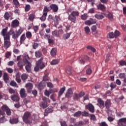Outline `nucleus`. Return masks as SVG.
<instances>
[{
	"mask_svg": "<svg viewBox=\"0 0 126 126\" xmlns=\"http://www.w3.org/2000/svg\"><path fill=\"white\" fill-rule=\"evenodd\" d=\"M96 7L98 10H101V11H104L106 10V6L101 3H99L96 5Z\"/></svg>",
	"mask_w": 126,
	"mask_h": 126,
	"instance_id": "4468645a",
	"label": "nucleus"
},
{
	"mask_svg": "<svg viewBox=\"0 0 126 126\" xmlns=\"http://www.w3.org/2000/svg\"><path fill=\"white\" fill-rule=\"evenodd\" d=\"M42 62H43V58H41L40 60L38 61V62L36 63V66L34 68V71L37 72L39 71V69H40V66L41 65V63H42Z\"/></svg>",
	"mask_w": 126,
	"mask_h": 126,
	"instance_id": "9d476101",
	"label": "nucleus"
},
{
	"mask_svg": "<svg viewBox=\"0 0 126 126\" xmlns=\"http://www.w3.org/2000/svg\"><path fill=\"white\" fill-rule=\"evenodd\" d=\"M10 17V15L8 13V12H6L4 15V18L5 20H8Z\"/></svg>",
	"mask_w": 126,
	"mask_h": 126,
	"instance_id": "e433bc0d",
	"label": "nucleus"
},
{
	"mask_svg": "<svg viewBox=\"0 0 126 126\" xmlns=\"http://www.w3.org/2000/svg\"><path fill=\"white\" fill-rule=\"evenodd\" d=\"M68 19L73 22V23L76 22V17L71 15V14L68 16Z\"/></svg>",
	"mask_w": 126,
	"mask_h": 126,
	"instance_id": "aec40b11",
	"label": "nucleus"
},
{
	"mask_svg": "<svg viewBox=\"0 0 126 126\" xmlns=\"http://www.w3.org/2000/svg\"><path fill=\"white\" fill-rule=\"evenodd\" d=\"M84 29L86 34H89L90 32V29L88 27H85Z\"/></svg>",
	"mask_w": 126,
	"mask_h": 126,
	"instance_id": "603ef678",
	"label": "nucleus"
},
{
	"mask_svg": "<svg viewBox=\"0 0 126 126\" xmlns=\"http://www.w3.org/2000/svg\"><path fill=\"white\" fill-rule=\"evenodd\" d=\"M87 17H88L87 14H84L81 16V18L82 20H86V19H87Z\"/></svg>",
	"mask_w": 126,
	"mask_h": 126,
	"instance_id": "8fccbe9b",
	"label": "nucleus"
},
{
	"mask_svg": "<svg viewBox=\"0 0 126 126\" xmlns=\"http://www.w3.org/2000/svg\"><path fill=\"white\" fill-rule=\"evenodd\" d=\"M110 87H111V91H113V89L116 88L117 87V85H116V83H111L110 84Z\"/></svg>",
	"mask_w": 126,
	"mask_h": 126,
	"instance_id": "c03bdc74",
	"label": "nucleus"
},
{
	"mask_svg": "<svg viewBox=\"0 0 126 126\" xmlns=\"http://www.w3.org/2000/svg\"><path fill=\"white\" fill-rule=\"evenodd\" d=\"M52 34L54 37H59L60 33L57 30H55L52 32Z\"/></svg>",
	"mask_w": 126,
	"mask_h": 126,
	"instance_id": "58836bf2",
	"label": "nucleus"
},
{
	"mask_svg": "<svg viewBox=\"0 0 126 126\" xmlns=\"http://www.w3.org/2000/svg\"><path fill=\"white\" fill-rule=\"evenodd\" d=\"M53 109L47 108L45 110V112L44 113V117H47L48 116V114H50V113L53 112Z\"/></svg>",
	"mask_w": 126,
	"mask_h": 126,
	"instance_id": "b1692460",
	"label": "nucleus"
},
{
	"mask_svg": "<svg viewBox=\"0 0 126 126\" xmlns=\"http://www.w3.org/2000/svg\"><path fill=\"white\" fill-rule=\"evenodd\" d=\"M117 124L119 126H126V118L120 119Z\"/></svg>",
	"mask_w": 126,
	"mask_h": 126,
	"instance_id": "1a4fd4ad",
	"label": "nucleus"
},
{
	"mask_svg": "<svg viewBox=\"0 0 126 126\" xmlns=\"http://www.w3.org/2000/svg\"><path fill=\"white\" fill-rule=\"evenodd\" d=\"M86 109H87L91 113H94L95 112V109L94 108V106L92 105L91 103H89V104L86 106Z\"/></svg>",
	"mask_w": 126,
	"mask_h": 126,
	"instance_id": "f8f14e48",
	"label": "nucleus"
},
{
	"mask_svg": "<svg viewBox=\"0 0 126 126\" xmlns=\"http://www.w3.org/2000/svg\"><path fill=\"white\" fill-rule=\"evenodd\" d=\"M26 87H27V89H28V92L31 93V90H32L33 88V84L31 83H28L26 85Z\"/></svg>",
	"mask_w": 126,
	"mask_h": 126,
	"instance_id": "f3484780",
	"label": "nucleus"
},
{
	"mask_svg": "<svg viewBox=\"0 0 126 126\" xmlns=\"http://www.w3.org/2000/svg\"><path fill=\"white\" fill-rule=\"evenodd\" d=\"M44 8L47 9V11L49 12L50 10H53L54 12H58V10H59V7L58 5L56 4H51L49 7H47L46 6L44 7Z\"/></svg>",
	"mask_w": 126,
	"mask_h": 126,
	"instance_id": "423d86ee",
	"label": "nucleus"
},
{
	"mask_svg": "<svg viewBox=\"0 0 126 126\" xmlns=\"http://www.w3.org/2000/svg\"><path fill=\"white\" fill-rule=\"evenodd\" d=\"M59 63V60H54L51 62V64L54 65L55 64H58Z\"/></svg>",
	"mask_w": 126,
	"mask_h": 126,
	"instance_id": "09e8293b",
	"label": "nucleus"
},
{
	"mask_svg": "<svg viewBox=\"0 0 126 126\" xmlns=\"http://www.w3.org/2000/svg\"><path fill=\"white\" fill-rule=\"evenodd\" d=\"M30 117H31V113L29 112H26L23 116V122L28 125L32 124V120L29 119Z\"/></svg>",
	"mask_w": 126,
	"mask_h": 126,
	"instance_id": "20e7f679",
	"label": "nucleus"
},
{
	"mask_svg": "<svg viewBox=\"0 0 126 126\" xmlns=\"http://www.w3.org/2000/svg\"><path fill=\"white\" fill-rule=\"evenodd\" d=\"M32 120L34 122V124H36L39 121V118L36 115H33Z\"/></svg>",
	"mask_w": 126,
	"mask_h": 126,
	"instance_id": "c9c22d12",
	"label": "nucleus"
},
{
	"mask_svg": "<svg viewBox=\"0 0 126 126\" xmlns=\"http://www.w3.org/2000/svg\"><path fill=\"white\" fill-rule=\"evenodd\" d=\"M119 76L120 78H121V79L124 78V80H125V78H126V74L124 73H120Z\"/></svg>",
	"mask_w": 126,
	"mask_h": 126,
	"instance_id": "6e6d98bb",
	"label": "nucleus"
},
{
	"mask_svg": "<svg viewBox=\"0 0 126 126\" xmlns=\"http://www.w3.org/2000/svg\"><path fill=\"white\" fill-rule=\"evenodd\" d=\"M35 56L36 58H41L42 57V53L40 51H36L35 52Z\"/></svg>",
	"mask_w": 126,
	"mask_h": 126,
	"instance_id": "a19ab883",
	"label": "nucleus"
},
{
	"mask_svg": "<svg viewBox=\"0 0 126 126\" xmlns=\"http://www.w3.org/2000/svg\"><path fill=\"white\" fill-rule=\"evenodd\" d=\"M48 73L47 72H45V75L43 77V80L44 81H47L48 80Z\"/></svg>",
	"mask_w": 126,
	"mask_h": 126,
	"instance_id": "5fc2aeb1",
	"label": "nucleus"
},
{
	"mask_svg": "<svg viewBox=\"0 0 126 126\" xmlns=\"http://www.w3.org/2000/svg\"><path fill=\"white\" fill-rule=\"evenodd\" d=\"M42 100L43 101H41L40 103L39 106L41 108H42V109H46V108L48 107V103H50V99L46 97H42Z\"/></svg>",
	"mask_w": 126,
	"mask_h": 126,
	"instance_id": "39448f33",
	"label": "nucleus"
},
{
	"mask_svg": "<svg viewBox=\"0 0 126 126\" xmlns=\"http://www.w3.org/2000/svg\"><path fill=\"white\" fill-rule=\"evenodd\" d=\"M51 37H52V36H51V35H50V34L45 33L44 35L45 39H47V40H49V39L51 38Z\"/></svg>",
	"mask_w": 126,
	"mask_h": 126,
	"instance_id": "0e129e2a",
	"label": "nucleus"
},
{
	"mask_svg": "<svg viewBox=\"0 0 126 126\" xmlns=\"http://www.w3.org/2000/svg\"><path fill=\"white\" fill-rule=\"evenodd\" d=\"M11 99L15 102H18L20 100L19 96L16 94L12 95L11 97Z\"/></svg>",
	"mask_w": 126,
	"mask_h": 126,
	"instance_id": "a878e982",
	"label": "nucleus"
},
{
	"mask_svg": "<svg viewBox=\"0 0 126 126\" xmlns=\"http://www.w3.org/2000/svg\"><path fill=\"white\" fill-rule=\"evenodd\" d=\"M26 36L28 39H31V38H32V33L29 31L27 32L26 33Z\"/></svg>",
	"mask_w": 126,
	"mask_h": 126,
	"instance_id": "4c0bfd02",
	"label": "nucleus"
},
{
	"mask_svg": "<svg viewBox=\"0 0 126 126\" xmlns=\"http://www.w3.org/2000/svg\"><path fill=\"white\" fill-rule=\"evenodd\" d=\"M61 20V18L59 16H55V17L54 18V25L55 27H57L58 26V25L59 24V21Z\"/></svg>",
	"mask_w": 126,
	"mask_h": 126,
	"instance_id": "4be33fe9",
	"label": "nucleus"
},
{
	"mask_svg": "<svg viewBox=\"0 0 126 126\" xmlns=\"http://www.w3.org/2000/svg\"><path fill=\"white\" fill-rule=\"evenodd\" d=\"M47 87H48L49 88H54V85H53L51 82H47Z\"/></svg>",
	"mask_w": 126,
	"mask_h": 126,
	"instance_id": "13d9d810",
	"label": "nucleus"
},
{
	"mask_svg": "<svg viewBox=\"0 0 126 126\" xmlns=\"http://www.w3.org/2000/svg\"><path fill=\"white\" fill-rule=\"evenodd\" d=\"M10 85H11V86L15 87V86H17V84H16V82H14V81H12L10 83Z\"/></svg>",
	"mask_w": 126,
	"mask_h": 126,
	"instance_id": "052dcab7",
	"label": "nucleus"
},
{
	"mask_svg": "<svg viewBox=\"0 0 126 126\" xmlns=\"http://www.w3.org/2000/svg\"><path fill=\"white\" fill-rule=\"evenodd\" d=\"M52 57H55L57 54V48H52L50 52Z\"/></svg>",
	"mask_w": 126,
	"mask_h": 126,
	"instance_id": "2f4dec72",
	"label": "nucleus"
},
{
	"mask_svg": "<svg viewBox=\"0 0 126 126\" xmlns=\"http://www.w3.org/2000/svg\"><path fill=\"white\" fill-rule=\"evenodd\" d=\"M97 105L98 106L100 109H104L105 107V103L101 98L97 99Z\"/></svg>",
	"mask_w": 126,
	"mask_h": 126,
	"instance_id": "9b49d317",
	"label": "nucleus"
},
{
	"mask_svg": "<svg viewBox=\"0 0 126 126\" xmlns=\"http://www.w3.org/2000/svg\"><path fill=\"white\" fill-rule=\"evenodd\" d=\"M60 124L61 126H67L65 121H60Z\"/></svg>",
	"mask_w": 126,
	"mask_h": 126,
	"instance_id": "680f3d73",
	"label": "nucleus"
},
{
	"mask_svg": "<svg viewBox=\"0 0 126 126\" xmlns=\"http://www.w3.org/2000/svg\"><path fill=\"white\" fill-rule=\"evenodd\" d=\"M66 71L67 74H71V67L68 66L67 67Z\"/></svg>",
	"mask_w": 126,
	"mask_h": 126,
	"instance_id": "de8ad7c7",
	"label": "nucleus"
},
{
	"mask_svg": "<svg viewBox=\"0 0 126 126\" xmlns=\"http://www.w3.org/2000/svg\"><path fill=\"white\" fill-rule=\"evenodd\" d=\"M8 27H6L5 29H3L0 32V35L3 36L4 39L3 47L4 49H8L10 46H11V42H10V36L6 35V32H7Z\"/></svg>",
	"mask_w": 126,
	"mask_h": 126,
	"instance_id": "f257e3e1",
	"label": "nucleus"
},
{
	"mask_svg": "<svg viewBox=\"0 0 126 126\" xmlns=\"http://www.w3.org/2000/svg\"><path fill=\"white\" fill-rule=\"evenodd\" d=\"M25 11H29L30 10V5L28 4L26 5L25 8Z\"/></svg>",
	"mask_w": 126,
	"mask_h": 126,
	"instance_id": "69168bd1",
	"label": "nucleus"
},
{
	"mask_svg": "<svg viewBox=\"0 0 126 126\" xmlns=\"http://www.w3.org/2000/svg\"><path fill=\"white\" fill-rule=\"evenodd\" d=\"M9 122L12 125L18 124V122H19L18 118H11V119H10Z\"/></svg>",
	"mask_w": 126,
	"mask_h": 126,
	"instance_id": "cd10ccee",
	"label": "nucleus"
},
{
	"mask_svg": "<svg viewBox=\"0 0 126 126\" xmlns=\"http://www.w3.org/2000/svg\"><path fill=\"white\" fill-rule=\"evenodd\" d=\"M19 26V21L18 20H14L11 23V27L12 28H16Z\"/></svg>",
	"mask_w": 126,
	"mask_h": 126,
	"instance_id": "2eb2a0df",
	"label": "nucleus"
},
{
	"mask_svg": "<svg viewBox=\"0 0 126 126\" xmlns=\"http://www.w3.org/2000/svg\"><path fill=\"white\" fill-rule=\"evenodd\" d=\"M28 77V76H27V75L26 74H23L21 75V79L22 80H23V81L24 80H26L27 79V78Z\"/></svg>",
	"mask_w": 126,
	"mask_h": 126,
	"instance_id": "49530a36",
	"label": "nucleus"
},
{
	"mask_svg": "<svg viewBox=\"0 0 126 126\" xmlns=\"http://www.w3.org/2000/svg\"><path fill=\"white\" fill-rule=\"evenodd\" d=\"M108 37L110 39H114V38H115V33L113 32H109L108 34Z\"/></svg>",
	"mask_w": 126,
	"mask_h": 126,
	"instance_id": "ea45409f",
	"label": "nucleus"
},
{
	"mask_svg": "<svg viewBox=\"0 0 126 126\" xmlns=\"http://www.w3.org/2000/svg\"><path fill=\"white\" fill-rule=\"evenodd\" d=\"M80 116H81V111H80L76 112L73 115V116L76 117V118H77L78 117H80Z\"/></svg>",
	"mask_w": 126,
	"mask_h": 126,
	"instance_id": "37998d69",
	"label": "nucleus"
},
{
	"mask_svg": "<svg viewBox=\"0 0 126 126\" xmlns=\"http://www.w3.org/2000/svg\"><path fill=\"white\" fill-rule=\"evenodd\" d=\"M94 17L95 18H96V19L100 20L101 19H103V18H104V16L103 15L96 14L94 15Z\"/></svg>",
	"mask_w": 126,
	"mask_h": 126,
	"instance_id": "473e14b6",
	"label": "nucleus"
},
{
	"mask_svg": "<svg viewBox=\"0 0 126 126\" xmlns=\"http://www.w3.org/2000/svg\"><path fill=\"white\" fill-rule=\"evenodd\" d=\"M16 81L17 82H18V83H20V82H21V79H20V77L19 75H17L16 77Z\"/></svg>",
	"mask_w": 126,
	"mask_h": 126,
	"instance_id": "4d7b16f0",
	"label": "nucleus"
},
{
	"mask_svg": "<svg viewBox=\"0 0 126 126\" xmlns=\"http://www.w3.org/2000/svg\"><path fill=\"white\" fill-rule=\"evenodd\" d=\"M24 64H25V63H24L23 60H20L17 63V66H18L19 68H20V69H22L23 68Z\"/></svg>",
	"mask_w": 126,
	"mask_h": 126,
	"instance_id": "5701e85b",
	"label": "nucleus"
},
{
	"mask_svg": "<svg viewBox=\"0 0 126 126\" xmlns=\"http://www.w3.org/2000/svg\"><path fill=\"white\" fill-rule=\"evenodd\" d=\"M85 94L83 92H81L79 94L75 93L73 95V99L74 101H78L81 97L84 96Z\"/></svg>",
	"mask_w": 126,
	"mask_h": 126,
	"instance_id": "0eeeda50",
	"label": "nucleus"
},
{
	"mask_svg": "<svg viewBox=\"0 0 126 126\" xmlns=\"http://www.w3.org/2000/svg\"><path fill=\"white\" fill-rule=\"evenodd\" d=\"M46 87V83L42 81L38 85L39 90H43Z\"/></svg>",
	"mask_w": 126,
	"mask_h": 126,
	"instance_id": "a211bd4d",
	"label": "nucleus"
},
{
	"mask_svg": "<svg viewBox=\"0 0 126 126\" xmlns=\"http://www.w3.org/2000/svg\"><path fill=\"white\" fill-rule=\"evenodd\" d=\"M112 105V103H111V100L110 99H107L105 102L104 106L106 108V109H110L111 108V105Z\"/></svg>",
	"mask_w": 126,
	"mask_h": 126,
	"instance_id": "6ab92c4d",
	"label": "nucleus"
},
{
	"mask_svg": "<svg viewBox=\"0 0 126 126\" xmlns=\"http://www.w3.org/2000/svg\"><path fill=\"white\" fill-rule=\"evenodd\" d=\"M8 106L6 105H3L0 109V115L3 116L4 112H5L8 108Z\"/></svg>",
	"mask_w": 126,
	"mask_h": 126,
	"instance_id": "ddd939ff",
	"label": "nucleus"
},
{
	"mask_svg": "<svg viewBox=\"0 0 126 126\" xmlns=\"http://www.w3.org/2000/svg\"><path fill=\"white\" fill-rule=\"evenodd\" d=\"M72 94H73V92H72V89H71V88H70L68 89L67 92L65 94V97L66 98H69V97H70V96H71Z\"/></svg>",
	"mask_w": 126,
	"mask_h": 126,
	"instance_id": "412c9836",
	"label": "nucleus"
},
{
	"mask_svg": "<svg viewBox=\"0 0 126 126\" xmlns=\"http://www.w3.org/2000/svg\"><path fill=\"white\" fill-rule=\"evenodd\" d=\"M26 40V36H25V33H23L20 37V43L22 44L24 41Z\"/></svg>",
	"mask_w": 126,
	"mask_h": 126,
	"instance_id": "c85d7f7f",
	"label": "nucleus"
},
{
	"mask_svg": "<svg viewBox=\"0 0 126 126\" xmlns=\"http://www.w3.org/2000/svg\"><path fill=\"white\" fill-rule=\"evenodd\" d=\"M107 16L110 20H113V14L109 13L108 14Z\"/></svg>",
	"mask_w": 126,
	"mask_h": 126,
	"instance_id": "e2e57ef3",
	"label": "nucleus"
},
{
	"mask_svg": "<svg viewBox=\"0 0 126 126\" xmlns=\"http://www.w3.org/2000/svg\"><path fill=\"white\" fill-rule=\"evenodd\" d=\"M49 44H53L54 39H53V37H51V38L48 39Z\"/></svg>",
	"mask_w": 126,
	"mask_h": 126,
	"instance_id": "774afa93",
	"label": "nucleus"
},
{
	"mask_svg": "<svg viewBox=\"0 0 126 126\" xmlns=\"http://www.w3.org/2000/svg\"><path fill=\"white\" fill-rule=\"evenodd\" d=\"M120 32H119L117 30L115 31V32H114V36H115V38H117V37H119V36H120Z\"/></svg>",
	"mask_w": 126,
	"mask_h": 126,
	"instance_id": "864d4df0",
	"label": "nucleus"
},
{
	"mask_svg": "<svg viewBox=\"0 0 126 126\" xmlns=\"http://www.w3.org/2000/svg\"><path fill=\"white\" fill-rule=\"evenodd\" d=\"M5 122H6V119H5V117L2 116L0 118V123L3 124Z\"/></svg>",
	"mask_w": 126,
	"mask_h": 126,
	"instance_id": "a18cd8bd",
	"label": "nucleus"
},
{
	"mask_svg": "<svg viewBox=\"0 0 126 126\" xmlns=\"http://www.w3.org/2000/svg\"><path fill=\"white\" fill-rule=\"evenodd\" d=\"M29 60H30V58H29V56L26 55L25 57V59H23V62L25 64H27L25 66L26 70H27V72H30L31 71V67L32 66V64L31 63L29 62Z\"/></svg>",
	"mask_w": 126,
	"mask_h": 126,
	"instance_id": "7ed1b4c3",
	"label": "nucleus"
},
{
	"mask_svg": "<svg viewBox=\"0 0 126 126\" xmlns=\"http://www.w3.org/2000/svg\"><path fill=\"white\" fill-rule=\"evenodd\" d=\"M90 117L92 121H96V116L94 115L91 114Z\"/></svg>",
	"mask_w": 126,
	"mask_h": 126,
	"instance_id": "bf43d9fd",
	"label": "nucleus"
},
{
	"mask_svg": "<svg viewBox=\"0 0 126 126\" xmlns=\"http://www.w3.org/2000/svg\"><path fill=\"white\" fill-rule=\"evenodd\" d=\"M65 91V87H63L60 89V91L58 93V97H61L63 94V92Z\"/></svg>",
	"mask_w": 126,
	"mask_h": 126,
	"instance_id": "c756f323",
	"label": "nucleus"
},
{
	"mask_svg": "<svg viewBox=\"0 0 126 126\" xmlns=\"http://www.w3.org/2000/svg\"><path fill=\"white\" fill-rule=\"evenodd\" d=\"M22 32H23V29L22 28H20L16 31H14V30L11 29L8 32H6V35L9 37L12 35V39L16 40V39L19 38V36L22 34Z\"/></svg>",
	"mask_w": 126,
	"mask_h": 126,
	"instance_id": "f03ea898",
	"label": "nucleus"
},
{
	"mask_svg": "<svg viewBox=\"0 0 126 126\" xmlns=\"http://www.w3.org/2000/svg\"><path fill=\"white\" fill-rule=\"evenodd\" d=\"M71 14L75 17H78V16H79V12L78 11H73L71 13Z\"/></svg>",
	"mask_w": 126,
	"mask_h": 126,
	"instance_id": "72a5a7b5",
	"label": "nucleus"
},
{
	"mask_svg": "<svg viewBox=\"0 0 126 126\" xmlns=\"http://www.w3.org/2000/svg\"><path fill=\"white\" fill-rule=\"evenodd\" d=\"M120 65H126V62L125 61H121L119 63Z\"/></svg>",
	"mask_w": 126,
	"mask_h": 126,
	"instance_id": "338daca9",
	"label": "nucleus"
},
{
	"mask_svg": "<svg viewBox=\"0 0 126 126\" xmlns=\"http://www.w3.org/2000/svg\"><path fill=\"white\" fill-rule=\"evenodd\" d=\"M47 8H44L43 9V15L40 18V20L41 21H46V17H47V15H48V11H47Z\"/></svg>",
	"mask_w": 126,
	"mask_h": 126,
	"instance_id": "6e6552de",
	"label": "nucleus"
},
{
	"mask_svg": "<svg viewBox=\"0 0 126 126\" xmlns=\"http://www.w3.org/2000/svg\"><path fill=\"white\" fill-rule=\"evenodd\" d=\"M20 95L21 98H25L27 94H26V90L25 89H21L20 91Z\"/></svg>",
	"mask_w": 126,
	"mask_h": 126,
	"instance_id": "dca6fc26",
	"label": "nucleus"
},
{
	"mask_svg": "<svg viewBox=\"0 0 126 126\" xmlns=\"http://www.w3.org/2000/svg\"><path fill=\"white\" fill-rule=\"evenodd\" d=\"M70 33H67L66 34H63V38L64 40H66L70 37Z\"/></svg>",
	"mask_w": 126,
	"mask_h": 126,
	"instance_id": "79ce46f5",
	"label": "nucleus"
},
{
	"mask_svg": "<svg viewBox=\"0 0 126 126\" xmlns=\"http://www.w3.org/2000/svg\"><path fill=\"white\" fill-rule=\"evenodd\" d=\"M3 78L5 83H7V82H8V80H9V78H8V74H7V73L4 72L3 73Z\"/></svg>",
	"mask_w": 126,
	"mask_h": 126,
	"instance_id": "bb28decb",
	"label": "nucleus"
},
{
	"mask_svg": "<svg viewBox=\"0 0 126 126\" xmlns=\"http://www.w3.org/2000/svg\"><path fill=\"white\" fill-rule=\"evenodd\" d=\"M13 4L15 5L16 8H18L20 6V4L18 1V0H13Z\"/></svg>",
	"mask_w": 126,
	"mask_h": 126,
	"instance_id": "7c9ffc66",
	"label": "nucleus"
},
{
	"mask_svg": "<svg viewBox=\"0 0 126 126\" xmlns=\"http://www.w3.org/2000/svg\"><path fill=\"white\" fill-rule=\"evenodd\" d=\"M5 112L7 116L11 115V111L9 108H8V109H7Z\"/></svg>",
	"mask_w": 126,
	"mask_h": 126,
	"instance_id": "3c124183",
	"label": "nucleus"
},
{
	"mask_svg": "<svg viewBox=\"0 0 126 126\" xmlns=\"http://www.w3.org/2000/svg\"><path fill=\"white\" fill-rule=\"evenodd\" d=\"M92 33L94 35H96L98 33V31L97 30V27L96 26H93L91 28Z\"/></svg>",
	"mask_w": 126,
	"mask_h": 126,
	"instance_id": "393cba45",
	"label": "nucleus"
},
{
	"mask_svg": "<svg viewBox=\"0 0 126 126\" xmlns=\"http://www.w3.org/2000/svg\"><path fill=\"white\" fill-rule=\"evenodd\" d=\"M81 115L82 117H89L90 114H89V112H87L86 111H84L81 112Z\"/></svg>",
	"mask_w": 126,
	"mask_h": 126,
	"instance_id": "f704fd0d",
	"label": "nucleus"
}]
</instances>
